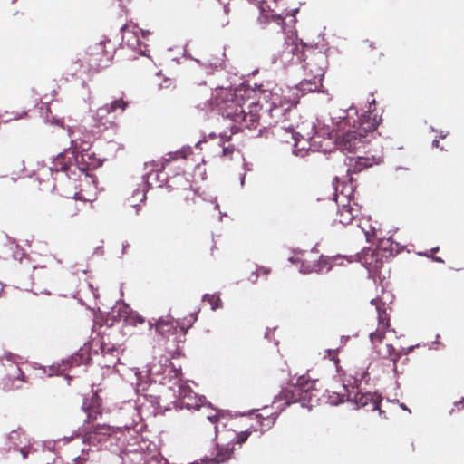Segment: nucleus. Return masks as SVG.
Masks as SVG:
<instances>
[{
	"mask_svg": "<svg viewBox=\"0 0 464 464\" xmlns=\"http://www.w3.org/2000/svg\"><path fill=\"white\" fill-rule=\"evenodd\" d=\"M252 91L244 88L224 89L217 97V105L223 117L230 119L240 128L256 130L260 125L262 106L248 96Z\"/></svg>",
	"mask_w": 464,
	"mask_h": 464,
	"instance_id": "f257e3e1",
	"label": "nucleus"
},
{
	"mask_svg": "<svg viewBox=\"0 0 464 464\" xmlns=\"http://www.w3.org/2000/svg\"><path fill=\"white\" fill-rule=\"evenodd\" d=\"M261 106L260 126L263 128L276 127L281 124L277 132L285 130L286 133H295L294 126L287 124L290 121L295 102L278 93L269 92L264 96V102H257Z\"/></svg>",
	"mask_w": 464,
	"mask_h": 464,
	"instance_id": "f03ea898",
	"label": "nucleus"
},
{
	"mask_svg": "<svg viewBox=\"0 0 464 464\" xmlns=\"http://www.w3.org/2000/svg\"><path fill=\"white\" fill-rule=\"evenodd\" d=\"M131 427L132 423H125L122 427L116 428L106 424L84 425L82 441L99 449L106 448L120 440L118 434L122 432V429L130 430Z\"/></svg>",
	"mask_w": 464,
	"mask_h": 464,
	"instance_id": "7ed1b4c3",
	"label": "nucleus"
},
{
	"mask_svg": "<svg viewBox=\"0 0 464 464\" xmlns=\"http://www.w3.org/2000/svg\"><path fill=\"white\" fill-rule=\"evenodd\" d=\"M399 253V244L391 238L382 240L381 246L376 249H368L362 254V260L366 267L371 271H378L384 261Z\"/></svg>",
	"mask_w": 464,
	"mask_h": 464,
	"instance_id": "20e7f679",
	"label": "nucleus"
},
{
	"mask_svg": "<svg viewBox=\"0 0 464 464\" xmlns=\"http://www.w3.org/2000/svg\"><path fill=\"white\" fill-rule=\"evenodd\" d=\"M301 56L303 58L300 63L309 75H314L317 79L324 78L328 63L324 53L307 45L306 49L301 53Z\"/></svg>",
	"mask_w": 464,
	"mask_h": 464,
	"instance_id": "39448f33",
	"label": "nucleus"
},
{
	"mask_svg": "<svg viewBox=\"0 0 464 464\" xmlns=\"http://www.w3.org/2000/svg\"><path fill=\"white\" fill-rule=\"evenodd\" d=\"M113 57L111 52L106 50L105 43L102 42L89 48L88 64L94 72L107 68Z\"/></svg>",
	"mask_w": 464,
	"mask_h": 464,
	"instance_id": "423d86ee",
	"label": "nucleus"
},
{
	"mask_svg": "<svg viewBox=\"0 0 464 464\" xmlns=\"http://www.w3.org/2000/svg\"><path fill=\"white\" fill-rule=\"evenodd\" d=\"M307 44L298 42L297 39L288 37L285 44L284 48L278 55V59L284 64H292L301 63L303 56L301 53L306 49Z\"/></svg>",
	"mask_w": 464,
	"mask_h": 464,
	"instance_id": "0eeeda50",
	"label": "nucleus"
},
{
	"mask_svg": "<svg viewBox=\"0 0 464 464\" xmlns=\"http://www.w3.org/2000/svg\"><path fill=\"white\" fill-rule=\"evenodd\" d=\"M188 98L196 107L205 109L210 100V89L206 83L192 86L188 90Z\"/></svg>",
	"mask_w": 464,
	"mask_h": 464,
	"instance_id": "6e6552de",
	"label": "nucleus"
},
{
	"mask_svg": "<svg viewBox=\"0 0 464 464\" xmlns=\"http://www.w3.org/2000/svg\"><path fill=\"white\" fill-rule=\"evenodd\" d=\"M382 121L380 116L373 111H367L359 118L358 127L355 130L362 138L365 137L368 132L375 130Z\"/></svg>",
	"mask_w": 464,
	"mask_h": 464,
	"instance_id": "1a4fd4ad",
	"label": "nucleus"
},
{
	"mask_svg": "<svg viewBox=\"0 0 464 464\" xmlns=\"http://www.w3.org/2000/svg\"><path fill=\"white\" fill-rule=\"evenodd\" d=\"M348 401L353 402L357 409L363 408L367 411L379 410L380 400L371 392H356Z\"/></svg>",
	"mask_w": 464,
	"mask_h": 464,
	"instance_id": "9d476101",
	"label": "nucleus"
},
{
	"mask_svg": "<svg viewBox=\"0 0 464 464\" xmlns=\"http://www.w3.org/2000/svg\"><path fill=\"white\" fill-rule=\"evenodd\" d=\"M82 410L87 414L85 425H92L102 414V399L97 394H93L91 400L83 401Z\"/></svg>",
	"mask_w": 464,
	"mask_h": 464,
	"instance_id": "9b49d317",
	"label": "nucleus"
},
{
	"mask_svg": "<svg viewBox=\"0 0 464 464\" xmlns=\"http://www.w3.org/2000/svg\"><path fill=\"white\" fill-rule=\"evenodd\" d=\"M86 205V201H79L77 198H67L60 205V214L64 219H72L78 216Z\"/></svg>",
	"mask_w": 464,
	"mask_h": 464,
	"instance_id": "f8f14e48",
	"label": "nucleus"
},
{
	"mask_svg": "<svg viewBox=\"0 0 464 464\" xmlns=\"http://www.w3.org/2000/svg\"><path fill=\"white\" fill-rule=\"evenodd\" d=\"M347 203H343L337 210L336 221L342 225H349L359 215L360 207L350 198H347Z\"/></svg>",
	"mask_w": 464,
	"mask_h": 464,
	"instance_id": "ddd939ff",
	"label": "nucleus"
},
{
	"mask_svg": "<svg viewBox=\"0 0 464 464\" xmlns=\"http://www.w3.org/2000/svg\"><path fill=\"white\" fill-rule=\"evenodd\" d=\"M297 392H299V389L296 387L283 389L279 395L274 400L271 409L283 411L291 403L297 402L299 400V393L296 394Z\"/></svg>",
	"mask_w": 464,
	"mask_h": 464,
	"instance_id": "4468645a",
	"label": "nucleus"
},
{
	"mask_svg": "<svg viewBox=\"0 0 464 464\" xmlns=\"http://www.w3.org/2000/svg\"><path fill=\"white\" fill-rule=\"evenodd\" d=\"M381 160L375 157H351L348 159L347 173H359L366 168L379 164Z\"/></svg>",
	"mask_w": 464,
	"mask_h": 464,
	"instance_id": "2eb2a0df",
	"label": "nucleus"
},
{
	"mask_svg": "<svg viewBox=\"0 0 464 464\" xmlns=\"http://www.w3.org/2000/svg\"><path fill=\"white\" fill-rule=\"evenodd\" d=\"M167 187L176 194L192 187V181L185 172L176 173L167 179Z\"/></svg>",
	"mask_w": 464,
	"mask_h": 464,
	"instance_id": "dca6fc26",
	"label": "nucleus"
},
{
	"mask_svg": "<svg viewBox=\"0 0 464 464\" xmlns=\"http://www.w3.org/2000/svg\"><path fill=\"white\" fill-rule=\"evenodd\" d=\"M362 137H360L355 130L346 131L340 140V147L343 150L347 152H353L362 143Z\"/></svg>",
	"mask_w": 464,
	"mask_h": 464,
	"instance_id": "f3484780",
	"label": "nucleus"
},
{
	"mask_svg": "<svg viewBox=\"0 0 464 464\" xmlns=\"http://www.w3.org/2000/svg\"><path fill=\"white\" fill-rule=\"evenodd\" d=\"M128 106V102L122 98L112 101L110 104L100 107L97 110V117L101 120L108 114L122 113Z\"/></svg>",
	"mask_w": 464,
	"mask_h": 464,
	"instance_id": "a211bd4d",
	"label": "nucleus"
},
{
	"mask_svg": "<svg viewBox=\"0 0 464 464\" xmlns=\"http://www.w3.org/2000/svg\"><path fill=\"white\" fill-rule=\"evenodd\" d=\"M278 412L269 411L268 407H265L262 413L256 414V421L259 426L260 431L263 432L269 430L275 424Z\"/></svg>",
	"mask_w": 464,
	"mask_h": 464,
	"instance_id": "6ab92c4d",
	"label": "nucleus"
},
{
	"mask_svg": "<svg viewBox=\"0 0 464 464\" xmlns=\"http://www.w3.org/2000/svg\"><path fill=\"white\" fill-rule=\"evenodd\" d=\"M179 322L173 319H160L156 324V330L161 335L176 334L179 331Z\"/></svg>",
	"mask_w": 464,
	"mask_h": 464,
	"instance_id": "aec40b11",
	"label": "nucleus"
},
{
	"mask_svg": "<svg viewBox=\"0 0 464 464\" xmlns=\"http://www.w3.org/2000/svg\"><path fill=\"white\" fill-rule=\"evenodd\" d=\"M323 78L319 77V79L315 78L314 75H309L306 72V78L300 82L298 84V88L303 92H313L319 91L323 86Z\"/></svg>",
	"mask_w": 464,
	"mask_h": 464,
	"instance_id": "412c9836",
	"label": "nucleus"
},
{
	"mask_svg": "<svg viewBox=\"0 0 464 464\" xmlns=\"http://www.w3.org/2000/svg\"><path fill=\"white\" fill-rule=\"evenodd\" d=\"M271 23L276 24L280 32H284L285 18L283 16L279 14H261L257 18V24L262 29H265Z\"/></svg>",
	"mask_w": 464,
	"mask_h": 464,
	"instance_id": "4be33fe9",
	"label": "nucleus"
},
{
	"mask_svg": "<svg viewBox=\"0 0 464 464\" xmlns=\"http://www.w3.org/2000/svg\"><path fill=\"white\" fill-rule=\"evenodd\" d=\"M198 192L192 187L177 194V199L179 205L184 208H190L196 204Z\"/></svg>",
	"mask_w": 464,
	"mask_h": 464,
	"instance_id": "5701e85b",
	"label": "nucleus"
},
{
	"mask_svg": "<svg viewBox=\"0 0 464 464\" xmlns=\"http://www.w3.org/2000/svg\"><path fill=\"white\" fill-rule=\"evenodd\" d=\"M371 304L376 306V310L378 312V325L382 327H390V314L388 313V307L385 303L382 302L379 299H372Z\"/></svg>",
	"mask_w": 464,
	"mask_h": 464,
	"instance_id": "b1692460",
	"label": "nucleus"
},
{
	"mask_svg": "<svg viewBox=\"0 0 464 464\" xmlns=\"http://www.w3.org/2000/svg\"><path fill=\"white\" fill-rule=\"evenodd\" d=\"M180 403L188 410H200L201 408H205V406L201 404V399H198L195 394L182 395V399H180Z\"/></svg>",
	"mask_w": 464,
	"mask_h": 464,
	"instance_id": "393cba45",
	"label": "nucleus"
},
{
	"mask_svg": "<svg viewBox=\"0 0 464 464\" xmlns=\"http://www.w3.org/2000/svg\"><path fill=\"white\" fill-rule=\"evenodd\" d=\"M342 392H328V401L333 405H338L341 402H343L345 400L348 401V398H351V394H347V390L345 386H342Z\"/></svg>",
	"mask_w": 464,
	"mask_h": 464,
	"instance_id": "a878e982",
	"label": "nucleus"
},
{
	"mask_svg": "<svg viewBox=\"0 0 464 464\" xmlns=\"http://www.w3.org/2000/svg\"><path fill=\"white\" fill-rule=\"evenodd\" d=\"M100 348L103 354L111 355L115 357L117 360L119 359V355L121 353L120 348L115 344L111 343L110 341H106L105 337L102 338Z\"/></svg>",
	"mask_w": 464,
	"mask_h": 464,
	"instance_id": "bb28decb",
	"label": "nucleus"
},
{
	"mask_svg": "<svg viewBox=\"0 0 464 464\" xmlns=\"http://www.w3.org/2000/svg\"><path fill=\"white\" fill-rule=\"evenodd\" d=\"M198 320V313L193 312L190 313L188 316L178 320L179 322V332L184 335L188 332V330L192 327L194 323Z\"/></svg>",
	"mask_w": 464,
	"mask_h": 464,
	"instance_id": "cd10ccee",
	"label": "nucleus"
},
{
	"mask_svg": "<svg viewBox=\"0 0 464 464\" xmlns=\"http://www.w3.org/2000/svg\"><path fill=\"white\" fill-rule=\"evenodd\" d=\"M65 153L59 154L55 160H53V166L51 167L52 170L55 171H66L69 169L70 166V160H66L65 159Z\"/></svg>",
	"mask_w": 464,
	"mask_h": 464,
	"instance_id": "c85d7f7f",
	"label": "nucleus"
},
{
	"mask_svg": "<svg viewBox=\"0 0 464 464\" xmlns=\"http://www.w3.org/2000/svg\"><path fill=\"white\" fill-rule=\"evenodd\" d=\"M389 328L387 327H382L381 325H378L377 329L370 334V340L374 346L383 341L386 331Z\"/></svg>",
	"mask_w": 464,
	"mask_h": 464,
	"instance_id": "c756f323",
	"label": "nucleus"
},
{
	"mask_svg": "<svg viewBox=\"0 0 464 464\" xmlns=\"http://www.w3.org/2000/svg\"><path fill=\"white\" fill-rule=\"evenodd\" d=\"M125 322L130 325L137 326L138 324H143L145 323V318L137 312L130 311L125 316Z\"/></svg>",
	"mask_w": 464,
	"mask_h": 464,
	"instance_id": "7c9ffc66",
	"label": "nucleus"
},
{
	"mask_svg": "<svg viewBox=\"0 0 464 464\" xmlns=\"http://www.w3.org/2000/svg\"><path fill=\"white\" fill-rule=\"evenodd\" d=\"M270 272H271L270 268L264 267V266H258L256 268L255 271H253L250 274L248 280L252 283H256L257 278L260 276H267L270 274Z\"/></svg>",
	"mask_w": 464,
	"mask_h": 464,
	"instance_id": "2f4dec72",
	"label": "nucleus"
},
{
	"mask_svg": "<svg viewBox=\"0 0 464 464\" xmlns=\"http://www.w3.org/2000/svg\"><path fill=\"white\" fill-rule=\"evenodd\" d=\"M203 299L211 305L212 310L220 308L222 305V302L219 295L207 294L204 295Z\"/></svg>",
	"mask_w": 464,
	"mask_h": 464,
	"instance_id": "473e14b6",
	"label": "nucleus"
},
{
	"mask_svg": "<svg viewBox=\"0 0 464 464\" xmlns=\"http://www.w3.org/2000/svg\"><path fill=\"white\" fill-rule=\"evenodd\" d=\"M24 438V432L21 430H14L11 431L7 437L8 440L14 446H18L22 443V439Z\"/></svg>",
	"mask_w": 464,
	"mask_h": 464,
	"instance_id": "72a5a7b5",
	"label": "nucleus"
},
{
	"mask_svg": "<svg viewBox=\"0 0 464 464\" xmlns=\"http://www.w3.org/2000/svg\"><path fill=\"white\" fill-rule=\"evenodd\" d=\"M233 450H234V449L230 448L229 446L219 450V451L216 457L217 462H224V461L229 459L233 454Z\"/></svg>",
	"mask_w": 464,
	"mask_h": 464,
	"instance_id": "f704fd0d",
	"label": "nucleus"
},
{
	"mask_svg": "<svg viewBox=\"0 0 464 464\" xmlns=\"http://www.w3.org/2000/svg\"><path fill=\"white\" fill-rule=\"evenodd\" d=\"M385 349L386 351L383 353V355L390 357L395 363L400 358V353L396 352L392 344H386Z\"/></svg>",
	"mask_w": 464,
	"mask_h": 464,
	"instance_id": "c9c22d12",
	"label": "nucleus"
},
{
	"mask_svg": "<svg viewBox=\"0 0 464 464\" xmlns=\"http://www.w3.org/2000/svg\"><path fill=\"white\" fill-rule=\"evenodd\" d=\"M250 434H251V431L245 430L243 432L237 433L236 435L235 439H233V440H235V442L237 444H242L247 440V438L250 436Z\"/></svg>",
	"mask_w": 464,
	"mask_h": 464,
	"instance_id": "e433bc0d",
	"label": "nucleus"
},
{
	"mask_svg": "<svg viewBox=\"0 0 464 464\" xmlns=\"http://www.w3.org/2000/svg\"><path fill=\"white\" fill-rule=\"evenodd\" d=\"M307 262V259L304 256L302 258V263H303V269L304 272H314V271H317V267H318V265H316L314 262L313 264H308V265H305V263Z\"/></svg>",
	"mask_w": 464,
	"mask_h": 464,
	"instance_id": "4c0bfd02",
	"label": "nucleus"
},
{
	"mask_svg": "<svg viewBox=\"0 0 464 464\" xmlns=\"http://www.w3.org/2000/svg\"><path fill=\"white\" fill-rule=\"evenodd\" d=\"M185 394H189V395H193L194 392L193 391L190 389L189 386L188 385H185V384H181L179 385V400L182 399V395H185Z\"/></svg>",
	"mask_w": 464,
	"mask_h": 464,
	"instance_id": "58836bf2",
	"label": "nucleus"
},
{
	"mask_svg": "<svg viewBox=\"0 0 464 464\" xmlns=\"http://www.w3.org/2000/svg\"><path fill=\"white\" fill-rule=\"evenodd\" d=\"M377 47H376V44L374 42L372 41H370V40H366L364 41L363 43V49L365 52L367 53H371L372 51L375 50Z\"/></svg>",
	"mask_w": 464,
	"mask_h": 464,
	"instance_id": "ea45409f",
	"label": "nucleus"
},
{
	"mask_svg": "<svg viewBox=\"0 0 464 464\" xmlns=\"http://www.w3.org/2000/svg\"><path fill=\"white\" fill-rule=\"evenodd\" d=\"M297 384L305 390H309L314 385L313 383L305 382L304 376L298 378Z\"/></svg>",
	"mask_w": 464,
	"mask_h": 464,
	"instance_id": "a19ab883",
	"label": "nucleus"
},
{
	"mask_svg": "<svg viewBox=\"0 0 464 464\" xmlns=\"http://www.w3.org/2000/svg\"><path fill=\"white\" fill-rule=\"evenodd\" d=\"M234 150H235V148L232 145L224 147L223 150H222L223 151V156L230 157L233 154Z\"/></svg>",
	"mask_w": 464,
	"mask_h": 464,
	"instance_id": "79ce46f5",
	"label": "nucleus"
},
{
	"mask_svg": "<svg viewBox=\"0 0 464 464\" xmlns=\"http://www.w3.org/2000/svg\"><path fill=\"white\" fill-rule=\"evenodd\" d=\"M455 408H457L458 411H459L460 409H464V399L462 398L460 401H456L454 403V408H452L450 411V414H453L454 411H455Z\"/></svg>",
	"mask_w": 464,
	"mask_h": 464,
	"instance_id": "37998d69",
	"label": "nucleus"
},
{
	"mask_svg": "<svg viewBox=\"0 0 464 464\" xmlns=\"http://www.w3.org/2000/svg\"><path fill=\"white\" fill-rule=\"evenodd\" d=\"M207 418L208 420L212 423V424H216L217 422H218L219 420V416L218 414L215 413V414H208L207 415Z\"/></svg>",
	"mask_w": 464,
	"mask_h": 464,
	"instance_id": "c03bdc74",
	"label": "nucleus"
},
{
	"mask_svg": "<svg viewBox=\"0 0 464 464\" xmlns=\"http://www.w3.org/2000/svg\"><path fill=\"white\" fill-rule=\"evenodd\" d=\"M14 368L17 372V375H14V377H16L17 379L24 380V373L22 372L21 369L17 365H14Z\"/></svg>",
	"mask_w": 464,
	"mask_h": 464,
	"instance_id": "a18cd8bd",
	"label": "nucleus"
},
{
	"mask_svg": "<svg viewBox=\"0 0 464 464\" xmlns=\"http://www.w3.org/2000/svg\"><path fill=\"white\" fill-rule=\"evenodd\" d=\"M432 145L436 148H439L440 147V141L438 140H434L433 142H432Z\"/></svg>",
	"mask_w": 464,
	"mask_h": 464,
	"instance_id": "49530a36",
	"label": "nucleus"
},
{
	"mask_svg": "<svg viewBox=\"0 0 464 464\" xmlns=\"http://www.w3.org/2000/svg\"><path fill=\"white\" fill-rule=\"evenodd\" d=\"M21 453L23 454L24 459H25V458L27 457V452H26V450H24V448H22V449H21Z\"/></svg>",
	"mask_w": 464,
	"mask_h": 464,
	"instance_id": "de8ad7c7",
	"label": "nucleus"
},
{
	"mask_svg": "<svg viewBox=\"0 0 464 464\" xmlns=\"http://www.w3.org/2000/svg\"><path fill=\"white\" fill-rule=\"evenodd\" d=\"M141 34H142L143 37H146L147 35L150 34V31L141 30Z\"/></svg>",
	"mask_w": 464,
	"mask_h": 464,
	"instance_id": "09e8293b",
	"label": "nucleus"
},
{
	"mask_svg": "<svg viewBox=\"0 0 464 464\" xmlns=\"http://www.w3.org/2000/svg\"><path fill=\"white\" fill-rule=\"evenodd\" d=\"M209 244H210V250H211V252H212V251H213V249L215 248V244H214L213 239H211V240L209 241Z\"/></svg>",
	"mask_w": 464,
	"mask_h": 464,
	"instance_id": "8fccbe9b",
	"label": "nucleus"
},
{
	"mask_svg": "<svg viewBox=\"0 0 464 464\" xmlns=\"http://www.w3.org/2000/svg\"><path fill=\"white\" fill-rule=\"evenodd\" d=\"M433 259L438 263H444V261L440 257H433Z\"/></svg>",
	"mask_w": 464,
	"mask_h": 464,
	"instance_id": "3c124183",
	"label": "nucleus"
},
{
	"mask_svg": "<svg viewBox=\"0 0 464 464\" xmlns=\"http://www.w3.org/2000/svg\"><path fill=\"white\" fill-rule=\"evenodd\" d=\"M438 250H439V247L437 246V247L432 248L430 251H431L432 253H435V252H437Z\"/></svg>",
	"mask_w": 464,
	"mask_h": 464,
	"instance_id": "603ef678",
	"label": "nucleus"
}]
</instances>
